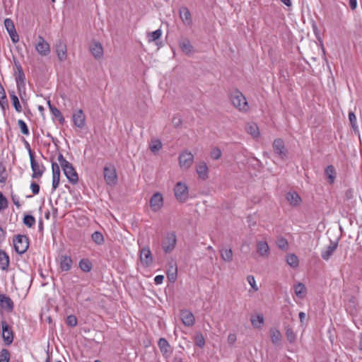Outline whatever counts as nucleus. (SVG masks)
<instances>
[{
	"label": "nucleus",
	"instance_id": "79ce46f5",
	"mask_svg": "<svg viewBox=\"0 0 362 362\" xmlns=\"http://www.w3.org/2000/svg\"><path fill=\"white\" fill-rule=\"evenodd\" d=\"M23 223L28 228H32L35 223V218L33 215L25 214Z\"/></svg>",
	"mask_w": 362,
	"mask_h": 362
},
{
	"label": "nucleus",
	"instance_id": "9d476101",
	"mask_svg": "<svg viewBox=\"0 0 362 362\" xmlns=\"http://www.w3.org/2000/svg\"><path fill=\"white\" fill-rule=\"evenodd\" d=\"M140 261L146 267H150L153 263V257L150 248L144 247L140 250Z\"/></svg>",
	"mask_w": 362,
	"mask_h": 362
},
{
	"label": "nucleus",
	"instance_id": "6ab92c4d",
	"mask_svg": "<svg viewBox=\"0 0 362 362\" xmlns=\"http://www.w3.org/2000/svg\"><path fill=\"white\" fill-rule=\"evenodd\" d=\"M56 52L60 62L64 61L67 57V48L66 44L59 40L56 44Z\"/></svg>",
	"mask_w": 362,
	"mask_h": 362
},
{
	"label": "nucleus",
	"instance_id": "4c0bfd02",
	"mask_svg": "<svg viewBox=\"0 0 362 362\" xmlns=\"http://www.w3.org/2000/svg\"><path fill=\"white\" fill-rule=\"evenodd\" d=\"M284 327L286 329V336L287 340L290 343H293L296 341V334L294 333L293 329L290 327L289 325H286L284 323Z\"/></svg>",
	"mask_w": 362,
	"mask_h": 362
},
{
	"label": "nucleus",
	"instance_id": "f704fd0d",
	"mask_svg": "<svg viewBox=\"0 0 362 362\" xmlns=\"http://www.w3.org/2000/svg\"><path fill=\"white\" fill-rule=\"evenodd\" d=\"M245 129L247 132L254 138H257L259 136V128L255 123L247 124L245 127Z\"/></svg>",
	"mask_w": 362,
	"mask_h": 362
},
{
	"label": "nucleus",
	"instance_id": "680f3d73",
	"mask_svg": "<svg viewBox=\"0 0 362 362\" xmlns=\"http://www.w3.org/2000/svg\"><path fill=\"white\" fill-rule=\"evenodd\" d=\"M58 161L61 167H64L65 165H68V163H69L68 160L65 159V158L61 153H58Z\"/></svg>",
	"mask_w": 362,
	"mask_h": 362
},
{
	"label": "nucleus",
	"instance_id": "3c124183",
	"mask_svg": "<svg viewBox=\"0 0 362 362\" xmlns=\"http://www.w3.org/2000/svg\"><path fill=\"white\" fill-rule=\"evenodd\" d=\"M276 243V246L280 250H286V249H287V247L288 246V243L287 240L283 237L278 238Z\"/></svg>",
	"mask_w": 362,
	"mask_h": 362
},
{
	"label": "nucleus",
	"instance_id": "4468645a",
	"mask_svg": "<svg viewBox=\"0 0 362 362\" xmlns=\"http://www.w3.org/2000/svg\"><path fill=\"white\" fill-rule=\"evenodd\" d=\"M179 47L182 52L187 56H191L194 53V47L187 38H181L178 42Z\"/></svg>",
	"mask_w": 362,
	"mask_h": 362
},
{
	"label": "nucleus",
	"instance_id": "37998d69",
	"mask_svg": "<svg viewBox=\"0 0 362 362\" xmlns=\"http://www.w3.org/2000/svg\"><path fill=\"white\" fill-rule=\"evenodd\" d=\"M177 267H170V269L168 270L167 277L170 282H175L177 279Z\"/></svg>",
	"mask_w": 362,
	"mask_h": 362
},
{
	"label": "nucleus",
	"instance_id": "4be33fe9",
	"mask_svg": "<svg viewBox=\"0 0 362 362\" xmlns=\"http://www.w3.org/2000/svg\"><path fill=\"white\" fill-rule=\"evenodd\" d=\"M338 247V242H333L330 240V245L325 249V250L321 252V257L325 260H328L333 255L334 252Z\"/></svg>",
	"mask_w": 362,
	"mask_h": 362
},
{
	"label": "nucleus",
	"instance_id": "e2e57ef3",
	"mask_svg": "<svg viewBox=\"0 0 362 362\" xmlns=\"http://www.w3.org/2000/svg\"><path fill=\"white\" fill-rule=\"evenodd\" d=\"M8 34H9V35L11 38V40L13 43H16L19 41V37H18V35L16 30H15V32L9 31Z\"/></svg>",
	"mask_w": 362,
	"mask_h": 362
},
{
	"label": "nucleus",
	"instance_id": "bf43d9fd",
	"mask_svg": "<svg viewBox=\"0 0 362 362\" xmlns=\"http://www.w3.org/2000/svg\"><path fill=\"white\" fill-rule=\"evenodd\" d=\"M247 280L248 283L250 284V285L251 286V287L255 291H257L258 290V288H257V285L255 284V277L252 275L247 276Z\"/></svg>",
	"mask_w": 362,
	"mask_h": 362
},
{
	"label": "nucleus",
	"instance_id": "c85d7f7f",
	"mask_svg": "<svg viewBox=\"0 0 362 362\" xmlns=\"http://www.w3.org/2000/svg\"><path fill=\"white\" fill-rule=\"evenodd\" d=\"M286 199L292 206H297L300 204L301 199L296 192H290L286 194Z\"/></svg>",
	"mask_w": 362,
	"mask_h": 362
},
{
	"label": "nucleus",
	"instance_id": "423d86ee",
	"mask_svg": "<svg viewBox=\"0 0 362 362\" xmlns=\"http://www.w3.org/2000/svg\"><path fill=\"white\" fill-rule=\"evenodd\" d=\"M62 168L70 183H71L72 185L78 183V173H76L74 167L70 162L68 163V165H65L64 167H62Z\"/></svg>",
	"mask_w": 362,
	"mask_h": 362
},
{
	"label": "nucleus",
	"instance_id": "5fc2aeb1",
	"mask_svg": "<svg viewBox=\"0 0 362 362\" xmlns=\"http://www.w3.org/2000/svg\"><path fill=\"white\" fill-rule=\"evenodd\" d=\"M211 158L214 160H218L221 156V151L218 147H214L211 149L210 153Z\"/></svg>",
	"mask_w": 362,
	"mask_h": 362
},
{
	"label": "nucleus",
	"instance_id": "473e14b6",
	"mask_svg": "<svg viewBox=\"0 0 362 362\" xmlns=\"http://www.w3.org/2000/svg\"><path fill=\"white\" fill-rule=\"evenodd\" d=\"M8 93L10 95L13 106L14 107L16 111L18 112H21L22 111V107L15 92L13 90H9Z\"/></svg>",
	"mask_w": 362,
	"mask_h": 362
},
{
	"label": "nucleus",
	"instance_id": "c9c22d12",
	"mask_svg": "<svg viewBox=\"0 0 362 362\" xmlns=\"http://www.w3.org/2000/svg\"><path fill=\"white\" fill-rule=\"evenodd\" d=\"M79 268L84 272H89L93 268V264L88 259H82L78 264Z\"/></svg>",
	"mask_w": 362,
	"mask_h": 362
},
{
	"label": "nucleus",
	"instance_id": "20e7f679",
	"mask_svg": "<svg viewBox=\"0 0 362 362\" xmlns=\"http://www.w3.org/2000/svg\"><path fill=\"white\" fill-rule=\"evenodd\" d=\"M174 193L176 199L180 202H185L189 197L187 186L181 182H178L174 187Z\"/></svg>",
	"mask_w": 362,
	"mask_h": 362
},
{
	"label": "nucleus",
	"instance_id": "864d4df0",
	"mask_svg": "<svg viewBox=\"0 0 362 362\" xmlns=\"http://www.w3.org/2000/svg\"><path fill=\"white\" fill-rule=\"evenodd\" d=\"M18 125L19 128L21 129V132L23 134H24V135L29 134V133H30L29 129H28L26 123L23 120L18 119Z\"/></svg>",
	"mask_w": 362,
	"mask_h": 362
},
{
	"label": "nucleus",
	"instance_id": "ea45409f",
	"mask_svg": "<svg viewBox=\"0 0 362 362\" xmlns=\"http://www.w3.org/2000/svg\"><path fill=\"white\" fill-rule=\"evenodd\" d=\"M286 262L287 263L292 267L295 268L298 266V257L293 253L288 254L286 256Z\"/></svg>",
	"mask_w": 362,
	"mask_h": 362
},
{
	"label": "nucleus",
	"instance_id": "dca6fc26",
	"mask_svg": "<svg viewBox=\"0 0 362 362\" xmlns=\"http://www.w3.org/2000/svg\"><path fill=\"white\" fill-rule=\"evenodd\" d=\"M52 190H55L60 181V168L59 165L54 161L52 160Z\"/></svg>",
	"mask_w": 362,
	"mask_h": 362
},
{
	"label": "nucleus",
	"instance_id": "a19ab883",
	"mask_svg": "<svg viewBox=\"0 0 362 362\" xmlns=\"http://www.w3.org/2000/svg\"><path fill=\"white\" fill-rule=\"evenodd\" d=\"M325 174L329 179V182L330 184L334 182V175H335V169L333 165H328L325 169Z\"/></svg>",
	"mask_w": 362,
	"mask_h": 362
},
{
	"label": "nucleus",
	"instance_id": "774afa93",
	"mask_svg": "<svg viewBox=\"0 0 362 362\" xmlns=\"http://www.w3.org/2000/svg\"><path fill=\"white\" fill-rule=\"evenodd\" d=\"M163 280H164L163 275H158L154 279L155 284L157 285L161 284L163 283Z\"/></svg>",
	"mask_w": 362,
	"mask_h": 362
},
{
	"label": "nucleus",
	"instance_id": "bb28decb",
	"mask_svg": "<svg viewBox=\"0 0 362 362\" xmlns=\"http://www.w3.org/2000/svg\"><path fill=\"white\" fill-rule=\"evenodd\" d=\"M90 52L96 59H99L103 55V49L100 42H94L90 46Z\"/></svg>",
	"mask_w": 362,
	"mask_h": 362
},
{
	"label": "nucleus",
	"instance_id": "7ed1b4c3",
	"mask_svg": "<svg viewBox=\"0 0 362 362\" xmlns=\"http://www.w3.org/2000/svg\"><path fill=\"white\" fill-rule=\"evenodd\" d=\"M13 246L19 255L24 254L29 247V238L25 235H17L13 238Z\"/></svg>",
	"mask_w": 362,
	"mask_h": 362
},
{
	"label": "nucleus",
	"instance_id": "f257e3e1",
	"mask_svg": "<svg viewBox=\"0 0 362 362\" xmlns=\"http://www.w3.org/2000/svg\"><path fill=\"white\" fill-rule=\"evenodd\" d=\"M13 63L16 66V71L14 73L15 79L16 81L18 92L22 101H24L23 97L25 96V76L23 72V68L18 59L13 58Z\"/></svg>",
	"mask_w": 362,
	"mask_h": 362
},
{
	"label": "nucleus",
	"instance_id": "a211bd4d",
	"mask_svg": "<svg viewBox=\"0 0 362 362\" xmlns=\"http://www.w3.org/2000/svg\"><path fill=\"white\" fill-rule=\"evenodd\" d=\"M158 347L163 356L167 358L173 352V349L168 341L165 338H160L158 342Z\"/></svg>",
	"mask_w": 362,
	"mask_h": 362
},
{
	"label": "nucleus",
	"instance_id": "ddd939ff",
	"mask_svg": "<svg viewBox=\"0 0 362 362\" xmlns=\"http://www.w3.org/2000/svg\"><path fill=\"white\" fill-rule=\"evenodd\" d=\"M150 206L153 211H158L163 205V198L160 193L156 192L150 199Z\"/></svg>",
	"mask_w": 362,
	"mask_h": 362
},
{
	"label": "nucleus",
	"instance_id": "de8ad7c7",
	"mask_svg": "<svg viewBox=\"0 0 362 362\" xmlns=\"http://www.w3.org/2000/svg\"><path fill=\"white\" fill-rule=\"evenodd\" d=\"M10 358V351L6 349H1L0 351V362H9Z\"/></svg>",
	"mask_w": 362,
	"mask_h": 362
},
{
	"label": "nucleus",
	"instance_id": "9b49d317",
	"mask_svg": "<svg viewBox=\"0 0 362 362\" xmlns=\"http://www.w3.org/2000/svg\"><path fill=\"white\" fill-rule=\"evenodd\" d=\"M30 165L31 169L33 170L32 177L33 178H39L40 177L45 170V168L43 165H40L35 159V156L31 155V158H30Z\"/></svg>",
	"mask_w": 362,
	"mask_h": 362
},
{
	"label": "nucleus",
	"instance_id": "f3484780",
	"mask_svg": "<svg viewBox=\"0 0 362 362\" xmlns=\"http://www.w3.org/2000/svg\"><path fill=\"white\" fill-rule=\"evenodd\" d=\"M35 48L39 54L42 56H47L50 52L49 45L41 36H39V42L37 43Z\"/></svg>",
	"mask_w": 362,
	"mask_h": 362
},
{
	"label": "nucleus",
	"instance_id": "412c9836",
	"mask_svg": "<svg viewBox=\"0 0 362 362\" xmlns=\"http://www.w3.org/2000/svg\"><path fill=\"white\" fill-rule=\"evenodd\" d=\"M73 122L76 127L83 129L86 125L85 115L82 110H78L73 115Z\"/></svg>",
	"mask_w": 362,
	"mask_h": 362
},
{
	"label": "nucleus",
	"instance_id": "603ef678",
	"mask_svg": "<svg viewBox=\"0 0 362 362\" xmlns=\"http://www.w3.org/2000/svg\"><path fill=\"white\" fill-rule=\"evenodd\" d=\"M161 35H162V31L160 29H158L152 33H148L149 42L156 41L157 40H158L160 37Z\"/></svg>",
	"mask_w": 362,
	"mask_h": 362
},
{
	"label": "nucleus",
	"instance_id": "2f4dec72",
	"mask_svg": "<svg viewBox=\"0 0 362 362\" xmlns=\"http://www.w3.org/2000/svg\"><path fill=\"white\" fill-rule=\"evenodd\" d=\"M0 106L3 110L8 107V102L6 98V94L4 88L0 83Z\"/></svg>",
	"mask_w": 362,
	"mask_h": 362
},
{
	"label": "nucleus",
	"instance_id": "69168bd1",
	"mask_svg": "<svg viewBox=\"0 0 362 362\" xmlns=\"http://www.w3.org/2000/svg\"><path fill=\"white\" fill-rule=\"evenodd\" d=\"M23 143H24L25 148L28 151L30 158H31V155L35 156V153L32 151L29 143L25 139H23Z\"/></svg>",
	"mask_w": 362,
	"mask_h": 362
},
{
	"label": "nucleus",
	"instance_id": "8fccbe9b",
	"mask_svg": "<svg viewBox=\"0 0 362 362\" xmlns=\"http://www.w3.org/2000/svg\"><path fill=\"white\" fill-rule=\"evenodd\" d=\"M349 119L350 121L351 126L352 129H354V131L355 132H358V126L356 125V117L355 114L353 112H349Z\"/></svg>",
	"mask_w": 362,
	"mask_h": 362
},
{
	"label": "nucleus",
	"instance_id": "39448f33",
	"mask_svg": "<svg viewBox=\"0 0 362 362\" xmlns=\"http://www.w3.org/2000/svg\"><path fill=\"white\" fill-rule=\"evenodd\" d=\"M177 237L175 232L168 233L165 240L162 243V247L165 253L171 252L175 247Z\"/></svg>",
	"mask_w": 362,
	"mask_h": 362
},
{
	"label": "nucleus",
	"instance_id": "c03bdc74",
	"mask_svg": "<svg viewBox=\"0 0 362 362\" xmlns=\"http://www.w3.org/2000/svg\"><path fill=\"white\" fill-rule=\"evenodd\" d=\"M149 148L153 153H155L158 152L162 148L161 141L158 139L154 141L152 140L149 145Z\"/></svg>",
	"mask_w": 362,
	"mask_h": 362
},
{
	"label": "nucleus",
	"instance_id": "aec40b11",
	"mask_svg": "<svg viewBox=\"0 0 362 362\" xmlns=\"http://www.w3.org/2000/svg\"><path fill=\"white\" fill-rule=\"evenodd\" d=\"M180 317L183 324L187 327H191L194 324V316L192 312L188 310H182L180 312Z\"/></svg>",
	"mask_w": 362,
	"mask_h": 362
},
{
	"label": "nucleus",
	"instance_id": "338daca9",
	"mask_svg": "<svg viewBox=\"0 0 362 362\" xmlns=\"http://www.w3.org/2000/svg\"><path fill=\"white\" fill-rule=\"evenodd\" d=\"M236 341V335L235 334H230L228 336V343L229 345H233Z\"/></svg>",
	"mask_w": 362,
	"mask_h": 362
},
{
	"label": "nucleus",
	"instance_id": "09e8293b",
	"mask_svg": "<svg viewBox=\"0 0 362 362\" xmlns=\"http://www.w3.org/2000/svg\"><path fill=\"white\" fill-rule=\"evenodd\" d=\"M7 180L6 166L0 161V183L5 184Z\"/></svg>",
	"mask_w": 362,
	"mask_h": 362
},
{
	"label": "nucleus",
	"instance_id": "cd10ccee",
	"mask_svg": "<svg viewBox=\"0 0 362 362\" xmlns=\"http://www.w3.org/2000/svg\"><path fill=\"white\" fill-rule=\"evenodd\" d=\"M257 251L262 257L268 256L269 254V248L266 241H259L257 245Z\"/></svg>",
	"mask_w": 362,
	"mask_h": 362
},
{
	"label": "nucleus",
	"instance_id": "5701e85b",
	"mask_svg": "<svg viewBox=\"0 0 362 362\" xmlns=\"http://www.w3.org/2000/svg\"><path fill=\"white\" fill-rule=\"evenodd\" d=\"M180 17L186 25H190L192 23L190 11L187 7L183 6L180 8Z\"/></svg>",
	"mask_w": 362,
	"mask_h": 362
},
{
	"label": "nucleus",
	"instance_id": "0e129e2a",
	"mask_svg": "<svg viewBox=\"0 0 362 362\" xmlns=\"http://www.w3.org/2000/svg\"><path fill=\"white\" fill-rule=\"evenodd\" d=\"M172 122L175 127H179L182 124V122L180 117H173Z\"/></svg>",
	"mask_w": 362,
	"mask_h": 362
},
{
	"label": "nucleus",
	"instance_id": "f03ea898",
	"mask_svg": "<svg viewBox=\"0 0 362 362\" xmlns=\"http://www.w3.org/2000/svg\"><path fill=\"white\" fill-rule=\"evenodd\" d=\"M233 105L240 111L247 112L248 103L244 95L238 89L232 91L229 95Z\"/></svg>",
	"mask_w": 362,
	"mask_h": 362
},
{
	"label": "nucleus",
	"instance_id": "49530a36",
	"mask_svg": "<svg viewBox=\"0 0 362 362\" xmlns=\"http://www.w3.org/2000/svg\"><path fill=\"white\" fill-rule=\"evenodd\" d=\"M251 322L254 327L259 328L264 322V317L262 315H257L256 317L252 316L251 317Z\"/></svg>",
	"mask_w": 362,
	"mask_h": 362
},
{
	"label": "nucleus",
	"instance_id": "a18cd8bd",
	"mask_svg": "<svg viewBox=\"0 0 362 362\" xmlns=\"http://www.w3.org/2000/svg\"><path fill=\"white\" fill-rule=\"evenodd\" d=\"M195 344L199 348H203L205 345V339L201 332L196 334L194 337Z\"/></svg>",
	"mask_w": 362,
	"mask_h": 362
},
{
	"label": "nucleus",
	"instance_id": "052dcab7",
	"mask_svg": "<svg viewBox=\"0 0 362 362\" xmlns=\"http://www.w3.org/2000/svg\"><path fill=\"white\" fill-rule=\"evenodd\" d=\"M30 189L34 195L37 194L40 192V185L35 182H32L30 184Z\"/></svg>",
	"mask_w": 362,
	"mask_h": 362
},
{
	"label": "nucleus",
	"instance_id": "a878e982",
	"mask_svg": "<svg viewBox=\"0 0 362 362\" xmlns=\"http://www.w3.org/2000/svg\"><path fill=\"white\" fill-rule=\"evenodd\" d=\"M47 105L49 106V110L52 112V114L58 119V121L59 122V123L61 124H63L65 122V119H64V117L62 115L61 111L59 109H57L56 107L52 105L51 104L50 100L47 101Z\"/></svg>",
	"mask_w": 362,
	"mask_h": 362
},
{
	"label": "nucleus",
	"instance_id": "f8f14e48",
	"mask_svg": "<svg viewBox=\"0 0 362 362\" xmlns=\"http://www.w3.org/2000/svg\"><path fill=\"white\" fill-rule=\"evenodd\" d=\"M104 178L109 185H115L117 181V175L115 168H104Z\"/></svg>",
	"mask_w": 362,
	"mask_h": 362
},
{
	"label": "nucleus",
	"instance_id": "72a5a7b5",
	"mask_svg": "<svg viewBox=\"0 0 362 362\" xmlns=\"http://www.w3.org/2000/svg\"><path fill=\"white\" fill-rule=\"evenodd\" d=\"M294 291L296 295L300 298H303L306 294V288L305 285L302 283H298L294 286Z\"/></svg>",
	"mask_w": 362,
	"mask_h": 362
},
{
	"label": "nucleus",
	"instance_id": "c756f323",
	"mask_svg": "<svg viewBox=\"0 0 362 362\" xmlns=\"http://www.w3.org/2000/svg\"><path fill=\"white\" fill-rule=\"evenodd\" d=\"M9 266V257L8 255L2 250H0V268L6 271Z\"/></svg>",
	"mask_w": 362,
	"mask_h": 362
},
{
	"label": "nucleus",
	"instance_id": "393cba45",
	"mask_svg": "<svg viewBox=\"0 0 362 362\" xmlns=\"http://www.w3.org/2000/svg\"><path fill=\"white\" fill-rule=\"evenodd\" d=\"M197 173L199 177L203 180L208 178L209 169L205 162H200L197 167Z\"/></svg>",
	"mask_w": 362,
	"mask_h": 362
},
{
	"label": "nucleus",
	"instance_id": "7c9ffc66",
	"mask_svg": "<svg viewBox=\"0 0 362 362\" xmlns=\"http://www.w3.org/2000/svg\"><path fill=\"white\" fill-rule=\"evenodd\" d=\"M271 340L274 344H279L281 341L282 335L279 329L276 328H272L270 329Z\"/></svg>",
	"mask_w": 362,
	"mask_h": 362
},
{
	"label": "nucleus",
	"instance_id": "6e6552de",
	"mask_svg": "<svg viewBox=\"0 0 362 362\" xmlns=\"http://www.w3.org/2000/svg\"><path fill=\"white\" fill-rule=\"evenodd\" d=\"M194 161V156L190 151H185L179 156V164L182 168L188 169Z\"/></svg>",
	"mask_w": 362,
	"mask_h": 362
},
{
	"label": "nucleus",
	"instance_id": "58836bf2",
	"mask_svg": "<svg viewBox=\"0 0 362 362\" xmlns=\"http://www.w3.org/2000/svg\"><path fill=\"white\" fill-rule=\"evenodd\" d=\"M91 238L93 241L98 245H101L104 243L105 240L103 235L99 231H95L92 234Z\"/></svg>",
	"mask_w": 362,
	"mask_h": 362
},
{
	"label": "nucleus",
	"instance_id": "0eeeda50",
	"mask_svg": "<svg viewBox=\"0 0 362 362\" xmlns=\"http://www.w3.org/2000/svg\"><path fill=\"white\" fill-rule=\"evenodd\" d=\"M1 324L2 327V338L6 346H9L13 341V332L11 327L6 322V321L3 320Z\"/></svg>",
	"mask_w": 362,
	"mask_h": 362
},
{
	"label": "nucleus",
	"instance_id": "4d7b16f0",
	"mask_svg": "<svg viewBox=\"0 0 362 362\" xmlns=\"http://www.w3.org/2000/svg\"><path fill=\"white\" fill-rule=\"evenodd\" d=\"M4 25H5V28L6 29V30L8 31V33L9 31H13V32H15V25H14V23L13 22V21L10 18H6L4 20Z\"/></svg>",
	"mask_w": 362,
	"mask_h": 362
},
{
	"label": "nucleus",
	"instance_id": "b1692460",
	"mask_svg": "<svg viewBox=\"0 0 362 362\" xmlns=\"http://www.w3.org/2000/svg\"><path fill=\"white\" fill-rule=\"evenodd\" d=\"M73 264L72 259L70 256L62 255L60 257V269L62 271L68 272L71 269Z\"/></svg>",
	"mask_w": 362,
	"mask_h": 362
},
{
	"label": "nucleus",
	"instance_id": "1a4fd4ad",
	"mask_svg": "<svg viewBox=\"0 0 362 362\" xmlns=\"http://www.w3.org/2000/svg\"><path fill=\"white\" fill-rule=\"evenodd\" d=\"M273 149L274 153L281 159H286L288 151L286 148L284 141L281 139H276L273 142Z\"/></svg>",
	"mask_w": 362,
	"mask_h": 362
},
{
	"label": "nucleus",
	"instance_id": "e433bc0d",
	"mask_svg": "<svg viewBox=\"0 0 362 362\" xmlns=\"http://www.w3.org/2000/svg\"><path fill=\"white\" fill-rule=\"evenodd\" d=\"M221 258L228 262H230L233 259V252L231 248H223L221 250Z\"/></svg>",
	"mask_w": 362,
	"mask_h": 362
},
{
	"label": "nucleus",
	"instance_id": "2eb2a0df",
	"mask_svg": "<svg viewBox=\"0 0 362 362\" xmlns=\"http://www.w3.org/2000/svg\"><path fill=\"white\" fill-rule=\"evenodd\" d=\"M0 307L7 313H12L14 309V303L9 296L0 294Z\"/></svg>",
	"mask_w": 362,
	"mask_h": 362
},
{
	"label": "nucleus",
	"instance_id": "6e6d98bb",
	"mask_svg": "<svg viewBox=\"0 0 362 362\" xmlns=\"http://www.w3.org/2000/svg\"><path fill=\"white\" fill-rule=\"evenodd\" d=\"M66 322L68 326L74 327L77 325L78 320L75 315H70L67 317Z\"/></svg>",
	"mask_w": 362,
	"mask_h": 362
},
{
	"label": "nucleus",
	"instance_id": "13d9d810",
	"mask_svg": "<svg viewBox=\"0 0 362 362\" xmlns=\"http://www.w3.org/2000/svg\"><path fill=\"white\" fill-rule=\"evenodd\" d=\"M8 208V200L6 197L0 192V211Z\"/></svg>",
	"mask_w": 362,
	"mask_h": 362
}]
</instances>
